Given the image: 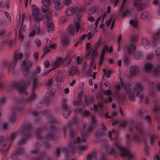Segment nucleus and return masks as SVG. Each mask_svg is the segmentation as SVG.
<instances>
[{
  "instance_id": "423d86ee",
  "label": "nucleus",
  "mask_w": 160,
  "mask_h": 160,
  "mask_svg": "<svg viewBox=\"0 0 160 160\" xmlns=\"http://www.w3.org/2000/svg\"><path fill=\"white\" fill-rule=\"evenodd\" d=\"M120 82L118 85L115 87L116 90L119 91L121 88H124L125 92L128 95V98L130 101H132L134 100V94H135L137 95L138 94L140 91L142 89V87L139 81L136 82V85L134 88L132 90L129 86L125 85L124 83L122 81L121 79Z\"/></svg>"
},
{
  "instance_id": "ea45409f",
  "label": "nucleus",
  "mask_w": 160,
  "mask_h": 160,
  "mask_svg": "<svg viewBox=\"0 0 160 160\" xmlns=\"http://www.w3.org/2000/svg\"><path fill=\"white\" fill-rule=\"evenodd\" d=\"M69 42V40L67 38H65L62 40V43L63 45H67Z\"/></svg>"
},
{
  "instance_id": "4be33fe9",
  "label": "nucleus",
  "mask_w": 160,
  "mask_h": 160,
  "mask_svg": "<svg viewBox=\"0 0 160 160\" xmlns=\"http://www.w3.org/2000/svg\"><path fill=\"white\" fill-rule=\"evenodd\" d=\"M90 48V42H88L87 43L86 45V48L87 50L85 55V58L86 59H88L89 58V56L90 55V50L89 48Z\"/></svg>"
},
{
  "instance_id": "b1692460",
  "label": "nucleus",
  "mask_w": 160,
  "mask_h": 160,
  "mask_svg": "<svg viewBox=\"0 0 160 160\" xmlns=\"http://www.w3.org/2000/svg\"><path fill=\"white\" fill-rule=\"evenodd\" d=\"M40 144L39 143H37L35 146V148L31 151L32 154H37L41 153L40 149Z\"/></svg>"
},
{
  "instance_id": "f03ea898",
  "label": "nucleus",
  "mask_w": 160,
  "mask_h": 160,
  "mask_svg": "<svg viewBox=\"0 0 160 160\" xmlns=\"http://www.w3.org/2000/svg\"><path fill=\"white\" fill-rule=\"evenodd\" d=\"M27 81L24 80L20 81H13L8 86V88L10 90L16 89L19 93L22 94L25 96H27L28 93L26 91L30 84V82L32 81V90L31 96L27 99L25 100L23 98L18 99V103L12 110V112L10 116V120L12 122H14L18 116V113L22 112L24 109L26 103H29L37 98V96L34 93L36 88L39 85L37 81V73H40L41 71H35V72H30L31 71H23Z\"/></svg>"
},
{
  "instance_id": "0eeeda50",
  "label": "nucleus",
  "mask_w": 160,
  "mask_h": 160,
  "mask_svg": "<svg viewBox=\"0 0 160 160\" xmlns=\"http://www.w3.org/2000/svg\"><path fill=\"white\" fill-rule=\"evenodd\" d=\"M112 132L114 138L115 147L118 149V153L120 156L124 157L130 160L133 157V153L130 151L128 147H121L118 145V131L117 129L112 130Z\"/></svg>"
},
{
  "instance_id": "49530a36",
  "label": "nucleus",
  "mask_w": 160,
  "mask_h": 160,
  "mask_svg": "<svg viewBox=\"0 0 160 160\" xmlns=\"http://www.w3.org/2000/svg\"><path fill=\"white\" fill-rule=\"evenodd\" d=\"M78 99L80 100H82V95L83 94V91H78Z\"/></svg>"
},
{
  "instance_id": "ddd939ff",
  "label": "nucleus",
  "mask_w": 160,
  "mask_h": 160,
  "mask_svg": "<svg viewBox=\"0 0 160 160\" xmlns=\"http://www.w3.org/2000/svg\"><path fill=\"white\" fill-rule=\"evenodd\" d=\"M103 145L102 147L105 148L106 150L108 152V154L113 156H115L116 154V152L115 149V146L110 148L109 146L108 145L107 141L104 140L102 142Z\"/></svg>"
},
{
  "instance_id": "a211bd4d",
  "label": "nucleus",
  "mask_w": 160,
  "mask_h": 160,
  "mask_svg": "<svg viewBox=\"0 0 160 160\" xmlns=\"http://www.w3.org/2000/svg\"><path fill=\"white\" fill-rule=\"evenodd\" d=\"M32 65V63L31 61L24 60L22 62V67L24 69V70H28Z\"/></svg>"
},
{
  "instance_id": "864d4df0",
  "label": "nucleus",
  "mask_w": 160,
  "mask_h": 160,
  "mask_svg": "<svg viewBox=\"0 0 160 160\" xmlns=\"http://www.w3.org/2000/svg\"><path fill=\"white\" fill-rule=\"evenodd\" d=\"M72 2V0H64L63 1V4L68 6Z\"/></svg>"
},
{
  "instance_id": "c9c22d12",
  "label": "nucleus",
  "mask_w": 160,
  "mask_h": 160,
  "mask_svg": "<svg viewBox=\"0 0 160 160\" xmlns=\"http://www.w3.org/2000/svg\"><path fill=\"white\" fill-rule=\"evenodd\" d=\"M129 23L134 28H136L137 26L138 22L136 20H131L129 21Z\"/></svg>"
},
{
  "instance_id": "7c9ffc66",
  "label": "nucleus",
  "mask_w": 160,
  "mask_h": 160,
  "mask_svg": "<svg viewBox=\"0 0 160 160\" xmlns=\"http://www.w3.org/2000/svg\"><path fill=\"white\" fill-rule=\"evenodd\" d=\"M52 79L50 78L46 82V86L47 88H49L52 87Z\"/></svg>"
},
{
  "instance_id": "338daca9",
  "label": "nucleus",
  "mask_w": 160,
  "mask_h": 160,
  "mask_svg": "<svg viewBox=\"0 0 160 160\" xmlns=\"http://www.w3.org/2000/svg\"><path fill=\"white\" fill-rule=\"evenodd\" d=\"M35 42L38 47H39L41 45V42L39 39H36L35 41Z\"/></svg>"
},
{
  "instance_id": "dca6fc26",
  "label": "nucleus",
  "mask_w": 160,
  "mask_h": 160,
  "mask_svg": "<svg viewBox=\"0 0 160 160\" xmlns=\"http://www.w3.org/2000/svg\"><path fill=\"white\" fill-rule=\"evenodd\" d=\"M31 160H50L49 157L43 152L41 153L38 157L36 156L31 158Z\"/></svg>"
},
{
  "instance_id": "e2e57ef3",
  "label": "nucleus",
  "mask_w": 160,
  "mask_h": 160,
  "mask_svg": "<svg viewBox=\"0 0 160 160\" xmlns=\"http://www.w3.org/2000/svg\"><path fill=\"white\" fill-rule=\"evenodd\" d=\"M51 50L50 48L49 47H46L44 48V51L45 53H47Z\"/></svg>"
},
{
  "instance_id": "3c124183",
  "label": "nucleus",
  "mask_w": 160,
  "mask_h": 160,
  "mask_svg": "<svg viewBox=\"0 0 160 160\" xmlns=\"http://www.w3.org/2000/svg\"><path fill=\"white\" fill-rule=\"evenodd\" d=\"M67 18L65 17H61L60 18V22L62 23H64L66 22Z\"/></svg>"
},
{
  "instance_id": "680f3d73",
  "label": "nucleus",
  "mask_w": 160,
  "mask_h": 160,
  "mask_svg": "<svg viewBox=\"0 0 160 160\" xmlns=\"http://www.w3.org/2000/svg\"><path fill=\"white\" fill-rule=\"evenodd\" d=\"M127 0H123V2H122V3L121 5V7L119 10V12H122V9L124 7V5L126 2Z\"/></svg>"
},
{
  "instance_id": "79ce46f5",
  "label": "nucleus",
  "mask_w": 160,
  "mask_h": 160,
  "mask_svg": "<svg viewBox=\"0 0 160 160\" xmlns=\"http://www.w3.org/2000/svg\"><path fill=\"white\" fill-rule=\"evenodd\" d=\"M122 11L123 10L122 9V12H119L120 13H122V17H124L126 15L130 14V12L128 9H126L123 12H122Z\"/></svg>"
},
{
  "instance_id": "6ab92c4d",
  "label": "nucleus",
  "mask_w": 160,
  "mask_h": 160,
  "mask_svg": "<svg viewBox=\"0 0 160 160\" xmlns=\"http://www.w3.org/2000/svg\"><path fill=\"white\" fill-rule=\"evenodd\" d=\"M61 61L62 59L61 58L57 59L56 61L53 62L51 64L52 66V69H49V70H54L57 68L59 66Z\"/></svg>"
},
{
  "instance_id": "4c0bfd02",
  "label": "nucleus",
  "mask_w": 160,
  "mask_h": 160,
  "mask_svg": "<svg viewBox=\"0 0 160 160\" xmlns=\"http://www.w3.org/2000/svg\"><path fill=\"white\" fill-rule=\"evenodd\" d=\"M105 74L106 75V76L109 78L111 75L112 73V71H103Z\"/></svg>"
},
{
  "instance_id": "aec40b11",
  "label": "nucleus",
  "mask_w": 160,
  "mask_h": 160,
  "mask_svg": "<svg viewBox=\"0 0 160 160\" xmlns=\"http://www.w3.org/2000/svg\"><path fill=\"white\" fill-rule=\"evenodd\" d=\"M105 127L103 124L102 125V128L98 130L96 133V135L98 137L104 135L106 132Z\"/></svg>"
},
{
  "instance_id": "5fc2aeb1",
  "label": "nucleus",
  "mask_w": 160,
  "mask_h": 160,
  "mask_svg": "<svg viewBox=\"0 0 160 160\" xmlns=\"http://www.w3.org/2000/svg\"><path fill=\"white\" fill-rule=\"evenodd\" d=\"M150 142L151 144H152L154 142V139L156 138V137L154 135L150 136Z\"/></svg>"
},
{
  "instance_id": "774afa93",
  "label": "nucleus",
  "mask_w": 160,
  "mask_h": 160,
  "mask_svg": "<svg viewBox=\"0 0 160 160\" xmlns=\"http://www.w3.org/2000/svg\"><path fill=\"white\" fill-rule=\"evenodd\" d=\"M10 5V3L8 1V0H6L5 2V6L7 8H9Z\"/></svg>"
},
{
  "instance_id": "cd10ccee",
  "label": "nucleus",
  "mask_w": 160,
  "mask_h": 160,
  "mask_svg": "<svg viewBox=\"0 0 160 160\" xmlns=\"http://www.w3.org/2000/svg\"><path fill=\"white\" fill-rule=\"evenodd\" d=\"M142 45L143 47L146 48H149L150 46V42L146 39H144L142 41Z\"/></svg>"
},
{
  "instance_id": "f257e3e1",
  "label": "nucleus",
  "mask_w": 160,
  "mask_h": 160,
  "mask_svg": "<svg viewBox=\"0 0 160 160\" xmlns=\"http://www.w3.org/2000/svg\"><path fill=\"white\" fill-rule=\"evenodd\" d=\"M29 112L36 117L37 122H39L41 121L42 117L45 116L48 118V122L46 126L44 127V129L48 131V133L43 139L41 135V132L42 130V128L36 129L32 127L31 124L29 123H24L18 131L11 134V140L9 143V137H7L6 139L7 141L4 143L3 138L0 136V143L2 144L3 147L2 152L6 153L8 152L9 147L12 145L15 139L19 134L22 135L24 136L23 138L19 141L18 142L20 144L24 143L28 138L35 136L38 139L45 140L46 141L43 142L42 144L47 149L49 148L50 147L48 141L55 140L57 138L58 133L60 132V130L58 128L59 124L58 121L53 118L48 111L45 110L42 112H39L37 110L31 109L30 110Z\"/></svg>"
},
{
  "instance_id": "393cba45",
  "label": "nucleus",
  "mask_w": 160,
  "mask_h": 160,
  "mask_svg": "<svg viewBox=\"0 0 160 160\" xmlns=\"http://www.w3.org/2000/svg\"><path fill=\"white\" fill-rule=\"evenodd\" d=\"M97 122L96 118L93 116L91 117V130L92 128L97 126Z\"/></svg>"
},
{
  "instance_id": "c03bdc74",
  "label": "nucleus",
  "mask_w": 160,
  "mask_h": 160,
  "mask_svg": "<svg viewBox=\"0 0 160 160\" xmlns=\"http://www.w3.org/2000/svg\"><path fill=\"white\" fill-rule=\"evenodd\" d=\"M138 40V36L134 35L131 38V40L132 42H137Z\"/></svg>"
},
{
  "instance_id": "de8ad7c7",
  "label": "nucleus",
  "mask_w": 160,
  "mask_h": 160,
  "mask_svg": "<svg viewBox=\"0 0 160 160\" xmlns=\"http://www.w3.org/2000/svg\"><path fill=\"white\" fill-rule=\"evenodd\" d=\"M146 58L147 60H151L153 58V54L152 53L148 54L146 55Z\"/></svg>"
},
{
  "instance_id": "a18cd8bd",
  "label": "nucleus",
  "mask_w": 160,
  "mask_h": 160,
  "mask_svg": "<svg viewBox=\"0 0 160 160\" xmlns=\"http://www.w3.org/2000/svg\"><path fill=\"white\" fill-rule=\"evenodd\" d=\"M100 160H107L106 155L105 154L102 153L99 156Z\"/></svg>"
},
{
  "instance_id": "f704fd0d",
  "label": "nucleus",
  "mask_w": 160,
  "mask_h": 160,
  "mask_svg": "<svg viewBox=\"0 0 160 160\" xmlns=\"http://www.w3.org/2000/svg\"><path fill=\"white\" fill-rule=\"evenodd\" d=\"M42 3L44 7H48L50 5L51 2L50 0H42Z\"/></svg>"
},
{
  "instance_id": "473e14b6",
  "label": "nucleus",
  "mask_w": 160,
  "mask_h": 160,
  "mask_svg": "<svg viewBox=\"0 0 160 160\" xmlns=\"http://www.w3.org/2000/svg\"><path fill=\"white\" fill-rule=\"evenodd\" d=\"M148 13L145 11H143L142 12L140 15V18L142 19H146L148 16Z\"/></svg>"
},
{
  "instance_id": "f3484780",
  "label": "nucleus",
  "mask_w": 160,
  "mask_h": 160,
  "mask_svg": "<svg viewBox=\"0 0 160 160\" xmlns=\"http://www.w3.org/2000/svg\"><path fill=\"white\" fill-rule=\"evenodd\" d=\"M54 93L51 92L50 93H48L45 96V98L44 100V103L47 105L49 104V103L53 98Z\"/></svg>"
},
{
  "instance_id": "37998d69",
  "label": "nucleus",
  "mask_w": 160,
  "mask_h": 160,
  "mask_svg": "<svg viewBox=\"0 0 160 160\" xmlns=\"http://www.w3.org/2000/svg\"><path fill=\"white\" fill-rule=\"evenodd\" d=\"M62 79V77L61 76L57 75L55 77V80L57 82H61Z\"/></svg>"
},
{
  "instance_id": "13d9d810",
  "label": "nucleus",
  "mask_w": 160,
  "mask_h": 160,
  "mask_svg": "<svg viewBox=\"0 0 160 160\" xmlns=\"http://www.w3.org/2000/svg\"><path fill=\"white\" fill-rule=\"evenodd\" d=\"M38 53L37 52H35L34 53L33 57L34 59L36 61H38Z\"/></svg>"
},
{
  "instance_id": "20e7f679",
  "label": "nucleus",
  "mask_w": 160,
  "mask_h": 160,
  "mask_svg": "<svg viewBox=\"0 0 160 160\" xmlns=\"http://www.w3.org/2000/svg\"><path fill=\"white\" fill-rule=\"evenodd\" d=\"M143 117V111L142 109L139 110L138 112V119L134 122L131 120L126 122L124 121L121 122L115 121L113 122L112 125L113 126L118 124V128L121 129L125 127L128 125L129 130L132 132V133L128 136V138L134 142H136L140 140L141 138L143 136L142 128V120H139Z\"/></svg>"
},
{
  "instance_id": "5701e85b",
  "label": "nucleus",
  "mask_w": 160,
  "mask_h": 160,
  "mask_svg": "<svg viewBox=\"0 0 160 160\" xmlns=\"http://www.w3.org/2000/svg\"><path fill=\"white\" fill-rule=\"evenodd\" d=\"M133 6L134 7L137 8V10L138 11L143 9L145 7V5L144 3H140L138 4L136 2H134Z\"/></svg>"
},
{
  "instance_id": "bb28decb",
  "label": "nucleus",
  "mask_w": 160,
  "mask_h": 160,
  "mask_svg": "<svg viewBox=\"0 0 160 160\" xmlns=\"http://www.w3.org/2000/svg\"><path fill=\"white\" fill-rule=\"evenodd\" d=\"M133 56L135 59L138 60L141 59L143 57V55L141 51H138L134 53Z\"/></svg>"
},
{
  "instance_id": "a878e982",
  "label": "nucleus",
  "mask_w": 160,
  "mask_h": 160,
  "mask_svg": "<svg viewBox=\"0 0 160 160\" xmlns=\"http://www.w3.org/2000/svg\"><path fill=\"white\" fill-rule=\"evenodd\" d=\"M63 6V4L61 3L59 1H57L55 3V8L57 10H60Z\"/></svg>"
},
{
  "instance_id": "4d7b16f0",
  "label": "nucleus",
  "mask_w": 160,
  "mask_h": 160,
  "mask_svg": "<svg viewBox=\"0 0 160 160\" xmlns=\"http://www.w3.org/2000/svg\"><path fill=\"white\" fill-rule=\"evenodd\" d=\"M139 68L138 66L133 65L131 67L130 70H139Z\"/></svg>"
},
{
  "instance_id": "412c9836",
  "label": "nucleus",
  "mask_w": 160,
  "mask_h": 160,
  "mask_svg": "<svg viewBox=\"0 0 160 160\" xmlns=\"http://www.w3.org/2000/svg\"><path fill=\"white\" fill-rule=\"evenodd\" d=\"M35 26H36L35 23H34V25L33 30L31 32H30L28 35V36L29 37H32L34 36L36 32L37 33V34H38L40 33V25L39 24V27L37 28V29H37L36 28H35Z\"/></svg>"
},
{
  "instance_id": "bf43d9fd",
  "label": "nucleus",
  "mask_w": 160,
  "mask_h": 160,
  "mask_svg": "<svg viewBox=\"0 0 160 160\" xmlns=\"http://www.w3.org/2000/svg\"><path fill=\"white\" fill-rule=\"evenodd\" d=\"M77 71H69L68 74L69 76H73L77 72Z\"/></svg>"
},
{
  "instance_id": "052dcab7",
  "label": "nucleus",
  "mask_w": 160,
  "mask_h": 160,
  "mask_svg": "<svg viewBox=\"0 0 160 160\" xmlns=\"http://www.w3.org/2000/svg\"><path fill=\"white\" fill-rule=\"evenodd\" d=\"M101 16H100L98 18L97 20H96L94 24L95 25V28H96L97 27L98 25L99 22L101 18Z\"/></svg>"
},
{
  "instance_id": "9b49d317",
  "label": "nucleus",
  "mask_w": 160,
  "mask_h": 160,
  "mask_svg": "<svg viewBox=\"0 0 160 160\" xmlns=\"http://www.w3.org/2000/svg\"><path fill=\"white\" fill-rule=\"evenodd\" d=\"M135 46L133 44H130L128 46L125 52V57L123 59V62L125 64H128L129 59V56H127L126 54H133L135 51Z\"/></svg>"
},
{
  "instance_id": "58836bf2",
  "label": "nucleus",
  "mask_w": 160,
  "mask_h": 160,
  "mask_svg": "<svg viewBox=\"0 0 160 160\" xmlns=\"http://www.w3.org/2000/svg\"><path fill=\"white\" fill-rule=\"evenodd\" d=\"M60 148H57L55 151V155L57 158H58L60 155Z\"/></svg>"
},
{
  "instance_id": "2eb2a0df",
  "label": "nucleus",
  "mask_w": 160,
  "mask_h": 160,
  "mask_svg": "<svg viewBox=\"0 0 160 160\" xmlns=\"http://www.w3.org/2000/svg\"><path fill=\"white\" fill-rule=\"evenodd\" d=\"M144 70H160V65H152L150 63H148L145 64L144 65Z\"/></svg>"
},
{
  "instance_id": "8fccbe9b",
  "label": "nucleus",
  "mask_w": 160,
  "mask_h": 160,
  "mask_svg": "<svg viewBox=\"0 0 160 160\" xmlns=\"http://www.w3.org/2000/svg\"><path fill=\"white\" fill-rule=\"evenodd\" d=\"M144 119L146 120L147 122L149 124L151 122V119L150 117L149 116H146L144 117Z\"/></svg>"
},
{
  "instance_id": "72a5a7b5",
  "label": "nucleus",
  "mask_w": 160,
  "mask_h": 160,
  "mask_svg": "<svg viewBox=\"0 0 160 160\" xmlns=\"http://www.w3.org/2000/svg\"><path fill=\"white\" fill-rule=\"evenodd\" d=\"M105 53L104 52V51H102L101 55L100 56V58H99V60L98 62V64L99 65H101L104 58V55Z\"/></svg>"
},
{
  "instance_id": "6e6552de",
  "label": "nucleus",
  "mask_w": 160,
  "mask_h": 160,
  "mask_svg": "<svg viewBox=\"0 0 160 160\" xmlns=\"http://www.w3.org/2000/svg\"><path fill=\"white\" fill-rule=\"evenodd\" d=\"M47 7H41L42 11L46 14L45 16V20L46 21V24L47 28V32H51L54 30V26L53 23L51 22V14L49 12Z\"/></svg>"
},
{
  "instance_id": "4468645a",
  "label": "nucleus",
  "mask_w": 160,
  "mask_h": 160,
  "mask_svg": "<svg viewBox=\"0 0 160 160\" xmlns=\"http://www.w3.org/2000/svg\"><path fill=\"white\" fill-rule=\"evenodd\" d=\"M153 42L152 46L155 47L156 46L158 41L160 42V29H158L152 35Z\"/></svg>"
},
{
  "instance_id": "c756f323",
  "label": "nucleus",
  "mask_w": 160,
  "mask_h": 160,
  "mask_svg": "<svg viewBox=\"0 0 160 160\" xmlns=\"http://www.w3.org/2000/svg\"><path fill=\"white\" fill-rule=\"evenodd\" d=\"M153 110L155 114L156 115V117H157L160 111L159 106L157 104H154Z\"/></svg>"
},
{
  "instance_id": "f8f14e48",
  "label": "nucleus",
  "mask_w": 160,
  "mask_h": 160,
  "mask_svg": "<svg viewBox=\"0 0 160 160\" xmlns=\"http://www.w3.org/2000/svg\"><path fill=\"white\" fill-rule=\"evenodd\" d=\"M67 101L66 99H64L62 102V112L64 118H66L71 113V107L68 106L67 104Z\"/></svg>"
},
{
  "instance_id": "0e129e2a",
  "label": "nucleus",
  "mask_w": 160,
  "mask_h": 160,
  "mask_svg": "<svg viewBox=\"0 0 160 160\" xmlns=\"http://www.w3.org/2000/svg\"><path fill=\"white\" fill-rule=\"evenodd\" d=\"M82 59L79 56H77L76 58V61L78 64L79 65L81 64Z\"/></svg>"
},
{
  "instance_id": "a19ab883",
  "label": "nucleus",
  "mask_w": 160,
  "mask_h": 160,
  "mask_svg": "<svg viewBox=\"0 0 160 160\" xmlns=\"http://www.w3.org/2000/svg\"><path fill=\"white\" fill-rule=\"evenodd\" d=\"M7 101V98L6 97H4L1 98L0 100V105L2 106Z\"/></svg>"
},
{
  "instance_id": "69168bd1",
  "label": "nucleus",
  "mask_w": 160,
  "mask_h": 160,
  "mask_svg": "<svg viewBox=\"0 0 160 160\" xmlns=\"http://www.w3.org/2000/svg\"><path fill=\"white\" fill-rule=\"evenodd\" d=\"M8 122H5L3 124L2 127L4 129H8Z\"/></svg>"
},
{
  "instance_id": "6e6d98bb",
  "label": "nucleus",
  "mask_w": 160,
  "mask_h": 160,
  "mask_svg": "<svg viewBox=\"0 0 160 160\" xmlns=\"http://www.w3.org/2000/svg\"><path fill=\"white\" fill-rule=\"evenodd\" d=\"M155 53L157 56H158L160 55V47L157 48L156 49Z\"/></svg>"
},
{
  "instance_id": "39448f33",
  "label": "nucleus",
  "mask_w": 160,
  "mask_h": 160,
  "mask_svg": "<svg viewBox=\"0 0 160 160\" xmlns=\"http://www.w3.org/2000/svg\"><path fill=\"white\" fill-rule=\"evenodd\" d=\"M83 12L84 10L82 8H78L75 10L73 8L69 7L67 9L65 13L67 15H71L74 12H76L77 16L78 17V22L75 23L76 29L74 25H70L68 27L67 33L69 36H74L75 32L77 33L78 32L80 28L79 22L81 20L80 18L82 16Z\"/></svg>"
},
{
  "instance_id": "2f4dec72",
  "label": "nucleus",
  "mask_w": 160,
  "mask_h": 160,
  "mask_svg": "<svg viewBox=\"0 0 160 160\" xmlns=\"http://www.w3.org/2000/svg\"><path fill=\"white\" fill-rule=\"evenodd\" d=\"M98 47L99 45L98 43L95 44L94 46L92 51V55L93 57L95 56L96 55Z\"/></svg>"
},
{
  "instance_id": "09e8293b",
  "label": "nucleus",
  "mask_w": 160,
  "mask_h": 160,
  "mask_svg": "<svg viewBox=\"0 0 160 160\" xmlns=\"http://www.w3.org/2000/svg\"><path fill=\"white\" fill-rule=\"evenodd\" d=\"M82 103V100L78 99V101H75L73 102V104L74 105L77 106L80 105Z\"/></svg>"
},
{
  "instance_id": "1a4fd4ad",
  "label": "nucleus",
  "mask_w": 160,
  "mask_h": 160,
  "mask_svg": "<svg viewBox=\"0 0 160 160\" xmlns=\"http://www.w3.org/2000/svg\"><path fill=\"white\" fill-rule=\"evenodd\" d=\"M23 56L22 53H19L18 55H17L16 53H15L14 56V60L12 63H11L10 61H5L2 63V66L3 68H8L9 70L10 69H13L17 63L18 59H21Z\"/></svg>"
},
{
  "instance_id": "e433bc0d",
  "label": "nucleus",
  "mask_w": 160,
  "mask_h": 160,
  "mask_svg": "<svg viewBox=\"0 0 160 160\" xmlns=\"http://www.w3.org/2000/svg\"><path fill=\"white\" fill-rule=\"evenodd\" d=\"M84 83L83 82H80L78 86V91H83V88L84 87Z\"/></svg>"
},
{
  "instance_id": "603ef678",
  "label": "nucleus",
  "mask_w": 160,
  "mask_h": 160,
  "mask_svg": "<svg viewBox=\"0 0 160 160\" xmlns=\"http://www.w3.org/2000/svg\"><path fill=\"white\" fill-rule=\"evenodd\" d=\"M91 160L93 158L94 160H96L97 159V153L96 152H94L92 154L91 153Z\"/></svg>"
},
{
  "instance_id": "9d476101",
  "label": "nucleus",
  "mask_w": 160,
  "mask_h": 160,
  "mask_svg": "<svg viewBox=\"0 0 160 160\" xmlns=\"http://www.w3.org/2000/svg\"><path fill=\"white\" fill-rule=\"evenodd\" d=\"M32 15L34 17V20L35 22V28L38 29L37 28H38L39 26V22L42 19L41 14L39 12L37 7L35 6L32 8Z\"/></svg>"
},
{
  "instance_id": "c85d7f7f",
  "label": "nucleus",
  "mask_w": 160,
  "mask_h": 160,
  "mask_svg": "<svg viewBox=\"0 0 160 160\" xmlns=\"http://www.w3.org/2000/svg\"><path fill=\"white\" fill-rule=\"evenodd\" d=\"M75 112H76L78 113H82L83 115L88 116L89 114V112L87 111H85L83 112L82 109L81 108H78L75 110Z\"/></svg>"
},
{
  "instance_id": "7ed1b4c3",
  "label": "nucleus",
  "mask_w": 160,
  "mask_h": 160,
  "mask_svg": "<svg viewBox=\"0 0 160 160\" xmlns=\"http://www.w3.org/2000/svg\"><path fill=\"white\" fill-rule=\"evenodd\" d=\"M78 121V119L76 118H74L70 122H68V123L67 128H70L69 136L71 139V141L68 145V148L63 147L62 149V152L66 158H69L70 155L74 156V152L77 147L78 148L79 154L84 152L87 148L86 145H85L86 141V137L90 132V127L89 125L87 130L85 131V124L82 123V127L79 128L81 133V138L78 137L77 139L75 140L76 134L74 129L73 127V126L77 127Z\"/></svg>"
}]
</instances>
